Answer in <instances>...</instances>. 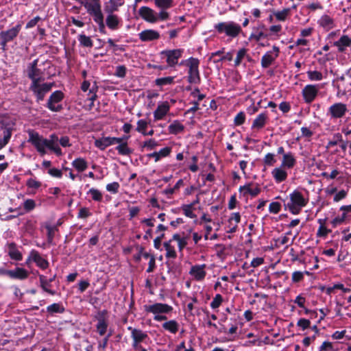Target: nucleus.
Masks as SVG:
<instances>
[{
  "instance_id": "obj_1",
  "label": "nucleus",
  "mask_w": 351,
  "mask_h": 351,
  "mask_svg": "<svg viewBox=\"0 0 351 351\" xmlns=\"http://www.w3.org/2000/svg\"><path fill=\"white\" fill-rule=\"evenodd\" d=\"M214 28L218 34H224L232 38L237 37L242 32L241 25L234 21L219 22L214 25Z\"/></svg>"
},
{
  "instance_id": "obj_2",
  "label": "nucleus",
  "mask_w": 351,
  "mask_h": 351,
  "mask_svg": "<svg viewBox=\"0 0 351 351\" xmlns=\"http://www.w3.org/2000/svg\"><path fill=\"white\" fill-rule=\"evenodd\" d=\"M21 27V23H19L14 27L0 32V46L3 51L8 49L7 44L13 41L18 36Z\"/></svg>"
},
{
  "instance_id": "obj_3",
  "label": "nucleus",
  "mask_w": 351,
  "mask_h": 351,
  "mask_svg": "<svg viewBox=\"0 0 351 351\" xmlns=\"http://www.w3.org/2000/svg\"><path fill=\"white\" fill-rule=\"evenodd\" d=\"M27 133L29 136L27 142L31 143L41 156L46 154L45 143L47 138H45L34 130H29Z\"/></svg>"
},
{
  "instance_id": "obj_4",
  "label": "nucleus",
  "mask_w": 351,
  "mask_h": 351,
  "mask_svg": "<svg viewBox=\"0 0 351 351\" xmlns=\"http://www.w3.org/2000/svg\"><path fill=\"white\" fill-rule=\"evenodd\" d=\"M199 64V60L196 58L187 67V82L191 84L199 85L201 83Z\"/></svg>"
},
{
  "instance_id": "obj_5",
  "label": "nucleus",
  "mask_w": 351,
  "mask_h": 351,
  "mask_svg": "<svg viewBox=\"0 0 351 351\" xmlns=\"http://www.w3.org/2000/svg\"><path fill=\"white\" fill-rule=\"evenodd\" d=\"M53 86V83H43L40 84L36 82L31 84L29 89L36 96V101L40 102L44 99L45 95L51 90Z\"/></svg>"
},
{
  "instance_id": "obj_6",
  "label": "nucleus",
  "mask_w": 351,
  "mask_h": 351,
  "mask_svg": "<svg viewBox=\"0 0 351 351\" xmlns=\"http://www.w3.org/2000/svg\"><path fill=\"white\" fill-rule=\"evenodd\" d=\"M83 6L86 10L87 13L93 17V20L104 16L100 0H86L84 1Z\"/></svg>"
},
{
  "instance_id": "obj_7",
  "label": "nucleus",
  "mask_w": 351,
  "mask_h": 351,
  "mask_svg": "<svg viewBox=\"0 0 351 351\" xmlns=\"http://www.w3.org/2000/svg\"><path fill=\"white\" fill-rule=\"evenodd\" d=\"M184 49H166L160 51V55L166 57L168 66L174 67L178 64V60L182 56Z\"/></svg>"
},
{
  "instance_id": "obj_8",
  "label": "nucleus",
  "mask_w": 351,
  "mask_h": 351,
  "mask_svg": "<svg viewBox=\"0 0 351 351\" xmlns=\"http://www.w3.org/2000/svg\"><path fill=\"white\" fill-rule=\"evenodd\" d=\"M108 311L106 310L99 311L95 317L97 320L95 325L96 331L100 336L106 335L108 328V321L107 319Z\"/></svg>"
},
{
  "instance_id": "obj_9",
  "label": "nucleus",
  "mask_w": 351,
  "mask_h": 351,
  "mask_svg": "<svg viewBox=\"0 0 351 351\" xmlns=\"http://www.w3.org/2000/svg\"><path fill=\"white\" fill-rule=\"evenodd\" d=\"M63 99L64 93L61 90H56L50 95L46 107L51 112H60L63 109L62 106L61 104L56 105V104L60 102Z\"/></svg>"
},
{
  "instance_id": "obj_10",
  "label": "nucleus",
  "mask_w": 351,
  "mask_h": 351,
  "mask_svg": "<svg viewBox=\"0 0 351 351\" xmlns=\"http://www.w3.org/2000/svg\"><path fill=\"white\" fill-rule=\"evenodd\" d=\"M143 308L145 312L153 313L154 315L167 314L173 311L171 306L163 303H154L152 305L145 304L143 306Z\"/></svg>"
},
{
  "instance_id": "obj_11",
  "label": "nucleus",
  "mask_w": 351,
  "mask_h": 351,
  "mask_svg": "<svg viewBox=\"0 0 351 351\" xmlns=\"http://www.w3.org/2000/svg\"><path fill=\"white\" fill-rule=\"evenodd\" d=\"M347 111L346 104L341 102L335 103L329 107L327 115L333 119H341L346 115Z\"/></svg>"
},
{
  "instance_id": "obj_12",
  "label": "nucleus",
  "mask_w": 351,
  "mask_h": 351,
  "mask_svg": "<svg viewBox=\"0 0 351 351\" xmlns=\"http://www.w3.org/2000/svg\"><path fill=\"white\" fill-rule=\"evenodd\" d=\"M15 123L10 119H3L0 121V130L2 131L3 138L4 143H8L12 135V131Z\"/></svg>"
},
{
  "instance_id": "obj_13",
  "label": "nucleus",
  "mask_w": 351,
  "mask_h": 351,
  "mask_svg": "<svg viewBox=\"0 0 351 351\" xmlns=\"http://www.w3.org/2000/svg\"><path fill=\"white\" fill-rule=\"evenodd\" d=\"M319 87L317 84H307L302 90L303 99L306 104H311L317 97Z\"/></svg>"
},
{
  "instance_id": "obj_14",
  "label": "nucleus",
  "mask_w": 351,
  "mask_h": 351,
  "mask_svg": "<svg viewBox=\"0 0 351 351\" xmlns=\"http://www.w3.org/2000/svg\"><path fill=\"white\" fill-rule=\"evenodd\" d=\"M267 29L266 25L263 23H260L257 26L252 27V32L249 36V40L260 41L262 38H268L269 34L265 33Z\"/></svg>"
},
{
  "instance_id": "obj_15",
  "label": "nucleus",
  "mask_w": 351,
  "mask_h": 351,
  "mask_svg": "<svg viewBox=\"0 0 351 351\" xmlns=\"http://www.w3.org/2000/svg\"><path fill=\"white\" fill-rule=\"evenodd\" d=\"M139 16L146 22L156 23L158 22L157 13L147 6H142L138 10Z\"/></svg>"
},
{
  "instance_id": "obj_16",
  "label": "nucleus",
  "mask_w": 351,
  "mask_h": 351,
  "mask_svg": "<svg viewBox=\"0 0 351 351\" xmlns=\"http://www.w3.org/2000/svg\"><path fill=\"white\" fill-rule=\"evenodd\" d=\"M128 329L131 330V337L133 339L132 346L134 349H137L139 346L138 344L148 338L147 334L141 330L132 328L131 326H129Z\"/></svg>"
},
{
  "instance_id": "obj_17",
  "label": "nucleus",
  "mask_w": 351,
  "mask_h": 351,
  "mask_svg": "<svg viewBox=\"0 0 351 351\" xmlns=\"http://www.w3.org/2000/svg\"><path fill=\"white\" fill-rule=\"evenodd\" d=\"M119 140L117 137L106 136L102 137L95 141V146L101 151H104L106 147L117 144Z\"/></svg>"
},
{
  "instance_id": "obj_18",
  "label": "nucleus",
  "mask_w": 351,
  "mask_h": 351,
  "mask_svg": "<svg viewBox=\"0 0 351 351\" xmlns=\"http://www.w3.org/2000/svg\"><path fill=\"white\" fill-rule=\"evenodd\" d=\"M160 37L158 31L154 29H145L138 34V38L142 42H150L159 39Z\"/></svg>"
},
{
  "instance_id": "obj_19",
  "label": "nucleus",
  "mask_w": 351,
  "mask_h": 351,
  "mask_svg": "<svg viewBox=\"0 0 351 351\" xmlns=\"http://www.w3.org/2000/svg\"><path fill=\"white\" fill-rule=\"evenodd\" d=\"M290 202L300 207H304L308 204V199H306L302 193L298 190H294L290 195Z\"/></svg>"
},
{
  "instance_id": "obj_20",
  "label": "nucleus",
  "mask_w": 351,
  "mask_h": 351,
  "mask_svg": "<svg viewBox=\"0 0 351 351\" xmlns=\"http://www.w3.org/2000/svg\"><path fill=\"white\" fill-rule=\"evenodd\" d=\"M170 109V106L167 101L162 102L159 104L154 112V120H162L164 119L165 115L168 113Z\"/></svg>"
},
{
  "instance_id": "obj_21",
  "label": "nucleus",
  "mask_w": 351,
  "mask_h": 351,
  "mask_svg": "<svg viewBox=\"0 0 351 351\" xmlns=\"http://www.w3.org/2000/svg\"><path fill=\"white\" fill-rule=\"evenodd\" d=\"M333 46L337 48L338 52H345L348 47H351L350 37L348 35H342L338 40L333 43Z\"/></svg>"
},
{
  "instance_id": "obj_22",
  "label": "nucleus",
  "mask_w": 351,
  "mask_h": 351,
  "mask_svg": "<svg viewBox=\"0 0 351 351\" xmlns=\"http://www.w3.org/2000/svg\"><path fill=\"white\" fill-rule=\"evenodd\" d=\"M30 258H32L36 265L42 269H46L49 267V262L41 257L38 251L32 250L30 252Z\"/></svg>"
},
{
  "instance_id": "obj_23",
  "label": "nucleus",
  "mask_w": 351,
  "mask_h": 351,
  "mask_svg": "<svg viewBox=\"0 0 351 351\" xmlns=\"http://www.w3.org/2000/svg\"><path fill=\"white\" fill-rule=\"evenodd\" d=\"M206 265H195L192 266L190 270V274L194 276L196 280L200 281L204 279L206 272L204 270Z\"/></svg>"
},
{
  "instance_id": "obj_24",
  "label": "nucleus",
  "mask_w": 351,
  "mask_h": 351,
  "mask_svg": "<svg viewBox=\"0 0 351 351\" xmlns=\"http://www.w3.org/2000/svg\"><path fill=\"white\" fill-rule=\"evenodd\" d=\"M121 19L116 14H108L106 19L107 27L112 30H117L121 27Z\"/></svg>"
},
{
  "instance_id": "obj_25",
  "label": "nucleus",
  "mask_w": 351,
  "mask_h": 351,
  "mask_svg": "<svg viewBox=\"0 0 351 351\" xmlns=\"http://www.w3.org/2000/svg\"><path fill=\"white\" fill-rule=\"evenodd\" d=\"M269 119L266 112L259 114L253 121L252 129L261 130L265 127Z\"/></svg>"
},
{
  "instance_id": "obj_26",
  "label": "nucleus",
  "mask_w": 351,
  "mask_h": 351,
  "mask_svg": "<svg viewBox=\"0 0 351 351\" xmlns=\"http://www.w3.org/2000/svg\"><path fill=\"white\" fill-rule=\"evenodd\" d=\"M252 184V183H248L244 186H241L239 191L240 192L243 191L244 196L250 194L252 197H256L261 192V189L258 184L255 188H251Z\"/></svg>"
},
{
  "instance_id": "obj_27",
  "label": "nucleus",
  "mask_w": 351,
  "mask_h": 351,
  "mask_svg": "<svg viewBox=\"0 0 351 351\" xmlns=\"http://www.w3.org/2000/svg\"><path fill=\"white\" fill-rule=\"evenodd\" d=\"M27 77L32 80V83H40L43 72L38 68H27Z\"/></svg>"
},
{
  "instance_id": "obj_28",
  "label": "nucleus",
  "mask_w": 351,
  "mask_h": 351,
  "mask_svg": "<svg viewBox=\"0 0 351 351\" xmlns=\"http://www.w3.org/2000/svg\"><path fill=\"white\" fill-rule=\"evenodd\" d=\"M28 271L22 267H16L14 270H10V278L13 279L25 280L28 278Z\"/></svg>"
},
{
  "instance_id": "obj_29",
  "label": "nucleus",
  "mask_w": 351,
  "mask_h": 351,
  "mask_svg": "<svg viewBox=\"0 0 351 351\" xmlns=\"http://www.w3.org/2000/svg\"><path fill=\"white\" fill-rule=\"evenodd\" d=\"M8 255L10 258L14 261H20L23 259V255L21 252L17 249L15 243H10L8 244Z\"/></svg>"
},
{
  "instance_id": "obj_30",
  "label": "nucleus",
  "mask_w": 351,
  "mask_h": 351,
  "mask_svg": "<svg viewBox=\"0 0 351 351\" xmlns=\"http://www.w3.org/2000/svg\"><path fill=\"white\" fill-rule=\"evenodd\" d=\"M318 24L327 31L332 29L335 26L333 19L327 14L321 16L318 21Z\"/></svg>"
},
{
  "instance_id": "obj_31",
  "label": "nucleus",
  "mask_w": 351,
  "mask_h": 351,
  "mask_svg": "<svg viewBox=\"0 0 351 351\" xmlns=\"http://www.w3.org/2000/svg\"><path fill=\"white\" fill-rule=\"evenodd\" d=\"M271 174L276 183H281L286 180L287 178V173L285 170L280 167H277L273 169Z\"/></svg>"
},
{
  "instance_id": "obj_32",
  "label": "nucleus",
  "mask_w": 351,
  "mask_h": 351,
  "mask_svg": "<svg viewBox=\"0 0 351 351\" xmlns=\"http://www.w3.org/2000/svg\"><path fill=\"white\" fill-rule=\"evenodd\" d=\"M184 130V125L178 120H174L169 126V133L173 135H177L183 132Z\"/></svg>"
},
{
  "instance_id": "obj_33",
  "label": "nucleus",
  "mask_w": 351,
  "mask_h": 351,
  "mask_svg": "<svg viewBox=\"0 0 351 351\" xmlns=\"http://www.w3.org/2000/svg\"><path fill=\"white\" fill-rule=\"evenodd\" d=\"M295 164L296 160L292 152H288L284 154L282 161V167L291 169L295 165Z\"/></svg>"
},
{
  "instance_id": "obj_34",
  "label": "nucleus",
  "mask_w": 351,
  "mask_h": 351,
  "mask_svg": "<svg viewBox=\"0 0 351 351\" xmlns=\"http://www.w3.org/2000/svg\"><path fill=\"white\" fill-rule=\"evenodd\" d=\"M123 5V3H117L116 0H109L105 3L104 11L108 14H112L118 11L119 8Z\"/></svg>"
},
{
  "instance_id": "obj_35",
  "label": "nucleus",
  "mask_w": 351,
  "mask_h": 351,
  "mask_svg": "<svg viewBox=\"0 0 351 351\" xmlns=\"http://www.w3.org/2000/svg\"><path fill=\"white\" fill-rule=\"evenodd\" d=\"M162 328L172 334H176L179 330V324L177 321L171 319L163 323Z\"/></svg>"
},
{
  "instance_id": "obj_36",
  "label": "nucleus",
  "mask_w": 351,
  "mask_h": 351,
  "mask_svg": "<svg viewBox=\"0 0 351 351\" xmlns=\"http://www.w3.org/2000/svg\"><path fill=\"white\" fill-rule=\"evenodd\" d=\"M47 312L50 315H53L55 313H64L65 312V308L61 302L53 303L47 307Z\"/></svg>"
},
{
  "instance_id": "obj_37",
  "label": "nucleus",
  "mask_w": 351,
  "mask_h": 351,
  "mask_svg": "<svg viewBox=\"0 0 351 351\" xmlns=\"http://www.w3.org/2000/svg\"><path fill=\"white\" fill-rule=\"evenodd\" d=\"M271 51L265 53L261 58V66L264 69L268 68L276 59L274 56H272Z\"/></svg>"
},
{
  "instance_id": "obj_38",
  "label": "nucleus",
  "mask_w": 351,
  "mask_h": 351,
  "mask_svg": "<svg viewBox=\"0 0 351 351\" xmlns=\"http://www.w3.org/2000/svg\"><path fill=\"white\" fill-rule=\"evenodd\" d=\"M72 166L79 172H82L87 169L88 163L84 158H77L72 162Z\"/></svg>"
},
{
  "instance_id": "obj_39",
  "label": "nucleus",
  "mask_w": 351,
  "mask_h": 351,
  "mask_svg": "<svg viewBox=\"0 0 351 351\" xmlns=\"http://www.w3.org/2000/svg\"><path fill=\"white\" fill-rule=\"evenodd\" d=\"M172 240L170 239L168 241H165L163 243L164 247L166 250L165 256L167 258H176L177 257V253L175 250V248L173 245H171Z\"/></svg>"
},
{
  "instance_id": "obj_40",
  "label": "nucleus",
  "mask_w": 351,
  "mask_h": 351,
  "mask_svg": "<svg viewBox=\"0 0 351 351\" xmlns=\"http://www.w3.org/2000/svg\"><path fill=\"white\" fill-rule=\"evenodd\" d=\"M117 143L119 145L115 147V149L118 152L119 155L130 156L132 153V149L128 147V142Z\"/></svg>"
},
{
  "instance_id": "obj_41",
  "label": "nucleus",
  "mask_w": 351,
  "mask_h": 351,
  "mask_svg": "<svg viewBox=\"0 0 351 351\" xmlns=\"http://www.w3.org/2000/svg\"><path fill=\"white\" fill-rule=\"evenodd\" d=\"M38 276H39L40 287L43 289V290L51 295H54L56 293V292L53 290L48 289V287L51 286V283L49 282V281L47 278V277L42 274H39Z\"/></svg>"
},
{
  "instance_id": "obj_42",
  "label": "nucleus",
  "mask_w": 351,
  "mask_h": 351,
  "mask_svg": "<svg viewBox=\"0 0 351 351\" xmlns=\"http://www.w3.org/2000/svg\"><path fill=\"white\" fill-rule=\"evenodd\" d=\"M188 238V236L181 237L180 234L176 233L173 235L171 240L178 241L179 251L182 252L187 245Z\"/></svg>"
},
{
  "instance_id": "obj_43",
  "label": "nucleus",
  "mask_w": 351,
  "mask_h": 351,
  "mask_svg": "<svg viewBox=\"0 0 351 351\" xmlns=\"http://www.w3.org/2000/svg\"><path fill=\"white\" fill-rule=\"evenodd\" d=\"M78 41L84 47H89L91 48L93 46V42L91 40L90 36H88L84 34H81L78 36Z\"/></svg>"
},
{
  "instance_id": "obj_44",
  "label": "nucleus",
  "mask_w": 351,
  "mask_h": 351,
  "mask_svg": "<svg viewBox=\"0 0 351 351\" xmlns=\"http://www.w3.org/2000/svg\"><path fill=\"white\" fill-rule=\"evenodd\" d=\"M154 3L161 10H167L173 6V0H154Z\"/></svg>"
},
{
  "instance_id": "obj_45",
  "label": "nucleus",
  "mask_w": 351,
  "mask_h": 351,
  "mask_svg": "<svg viewBox=\"0 0 351 351\" xmlns=\"http://www.w3.org/2000/svg\"><path fill=\"white\" fill-rule=\"evenodd\" d=\"M175 77L168 76L165 77L157 78L155 80V84L158 86H163L165 85H171L174 83Z\"/></svg>"
},
{
  "instance_id": "obj_46",
  "label": "nucleus",
  "mask_w": 351,
  "mask_h": 351,
  "mask_svg": "<svg viewBox=\"0 0 351 351\" xmlns=\"http://www.w3.org/2000/svg\"><path fill=\"white\" fill-rule=\"evenodd\" d=\"M291 8H285L281 11L274 12V16L279 21H285L290 14Z\"/></svg>"
},
{
  "instance_id": "obj_47",
  "label": "nucleus",
  "mask_w": 351,
  "mask_h": 351,
  "mask_svg": "<svg viewBox=\"0 0 351 351\" xmlns=\"http://www.w3.org/2000/svg\"><path fill=\"white\" fill-rule=\"evenodd\" d=\"M45 148H48L51 151L53 152L57 156H60L62 154V149L58 143L48 141V139H47L45 143Z\"/></svg>"
},
{
  "instance_id": "obj_48",
  "label": "nucleus",
  "mask_w": 351,
  "mask_h": 351,
  "mask_svg": "<svg viewBox=\"0 0 351 351\" xmlns=\"http://www.w3.org/2000/svg\"><path fill=\"white\" fill-rule=\"evenodd\" d=\"M87 194H90L91 195L92 199L95 202H101L103 199V195L101 192L95 188H91L87 193Z\"/></svg>"
},
{
  "instance_id": "obj_49",
  "label": "nucleus",
  "mask_w": 351,
  "mask_h": 351,
  "mask_svg": "<svg viewBox=\"0 0 351 351\" xmlns=\"http://www.w3.org/2000/svg\"><path fill=\"white\" fill-rule=\"evenodd\" d=\"M45 228L47 230V242L51 244L54 239L55 232L58 230V228L56 226H51L50 225H47Z\"/></svg>"
},
{
  "instance_id": "obj_50",
  "label": "nucleus",
  "mask_w": 351,
  "mask_h": 351,
  "mask_svg": "<svg viewBox=\"0 0 351 351\" xmlns=\"http://www.w3.org/2000/svg\"><path fill=\"white\" fill-rule=\"evenodd\" d=\"M36 206V202L32 199H27L24 201L23 207L25 213L32 211Z\"/></svg>"
},
{
  "instance_id": "obj_51",
  "label": "nucleus",
  "mask_w": 351,
  "mask_h": 351,
  "mask_svg": "<svg viewBox=\"0 0 351 351\" xmlns=\"http://www.w3.org/2000/svg\"><path fill=\"white\" fill-rule=\"evenodd\" d=\"M307 75L311 81H319L323 79L322 73L317 71H308Z\"/></svg>"
},
{
  "instance_id": "obj_52",
  "label": "nucleus",
  "mask_w": 351,
  "mask_h": 351,
  "mask_svg": "<svg viewBox=\"0 0 351 351\" xmlns=\"http://www.w3.org/2000/svg\"><path fill=\"white\" fill-rule=\"evenodd\" d=\"M346 219H347V215L346 213H343L341 216H337V217H335L331 221V225H332V228H335L337 226H338L339 225L345 222V221L346 220Z\"/></svg>"
},
{
  "instance_id": "obj_53",
  "label": "nucleus",
  "mask_w": 351,
  "mask_h": 351,
  "mask_svg": "<svg viewBox=\"0 0 351 351\" xmlns=\"http://www.w3.org/2000/svg\"><path fill=\"white\" fill-rule=\"evenodd\" d=\"M148 124L149 123L145 119H140L137 121L136 130L142 134H145V131Z\"/></svg>"
},
{
  "instance_id": "obj_54",
  "label": "nucleus",
  "mask_w": 351,
  "mask_h": 351,
  "mask_svg": "<svg viewBox=\"0 0 351 351\" xmlns=\"http://www.w3.org/2000/svg\"><path fill=\"white\" fill-rule=\"evenodd\" d=\"M182 210L184 212V214L186 217L193 219L196 217V215L193 213L191 205L189 204H183L181 207Z\"/></svg>"
},
{
  "instance_id": "obj_55",
  "label": "nucleus",
  "mask_w": 351,
  "mask_h": 351,
  "mask_svg": "<svg viewBox=\"0 0 351 351\" xmlns=\"http://www.w3.org/2000/svg\"><path fill=\"white\" fill-rule=\"evenodd\" d=\"M343 141V137L341 134L336 133L333 135L332 139L329 141L326 146L327 148L337 145L339 143Z\"/></svg>"
},
{
  "instance_id": "obj_56",
  "label": "nucleus",
  "mask_w": 351,
  "mask_h": 351,
  "mask_svg": "<svg viewBox=\"0 0 351 351\" xmlns=\"http://www.w3.org/2000/svg\"><path fill=\"white\" fill-rule=\"evenodd\" d=\"M246 53H247V49L245 48H242L238 51L237 57L234 60V66H238L241 64L242 60L246 55Z\"/></svg>"
},
{
  "instance_id": "obj_57",
  "label": "nucleus",
  "mask_w": 351,
  "mask_h": 351,
  "mask_svg": "<svg viewBox=\"0 0 351 351\" xmlns=\"http://www.w3.org/2000/svg\"><path fill=\"white\" fill-rule=\"evenodd\" d=\"M158 145V143L155 139L150 138L143 143V144L141 145V148H147L149 150H152L156 147Z\"/></svg>"
},
{
  "instance_id": "obj_58",
  "label": "nucleus",
  "mask_w": 351,
  "mask_h": 351,
  "mask_svg": "<svg viewBox=\"0 0 351 351\" xmlns=\"http://www.w3.org/2000/svg\"><path fill=\"white\" fill-rule=\"evenodd\" d=\"M223 297L221 294L218 293L215 295L213 301L210 302V307L213 309L219 308L223 302Z\"/></svg>"
},
{
  "instance_id": "obj_59",
  "label": "nucleus",
  "mask_w": 351,
  "mask_h": 351,
  "mask_svg": "<svg viewBox=\"0 0 351 351\" xmlns=\"http://www.w3.org/2000/svg\"><path fill=\"white\" fill-rule=\"evenodd\" d=\"M245 121V114L244 112H239L237 114L234 119V123L235 125H241Z\"/></svg>"
},
{
  "instance_id": "obj_60",
  "label": "nucleus",
  "mask_w": 351,
  "mask_h": 351,
  "mask_svg": "<svg viewBox=\"0 0 351 351\" xmlns=\"http://www.w3.org/2000/svg\"><path fill=\"white\" fill-rule=\"evenodd\" d=\"M332 342L325 341L319 348V351H337Z\"/></svg>"
},
{
  "instance_id": "obj_61",
  "label": "nucleus",
  "mask_w": 351,
  "mask_h": 351,
  "mask_svg": "<svg viewBox=\"0 0 351 351\" xmlns=\"http://www.w3.org/2000/svg\"><path fill=\"white\" fill-rule=\"evenodd\" d=\"M106 190L113 194H116L119 192V189L120 188V184L117 182H113L112 183H109L106 186Z\"/></svg>"
},
{
  "instance_id": "obj_62",
  "label": "nucleus",
  "mask_w": 351,
  "mask_h": 351,
  "mask_svg": "<svg viewBox=\"0 0 351 351\" xmlns=\"http://www.w3.org/2000/svg\"><path fill=\"white\" fill-rule=\"evenodd\" d=\"M126 72L127 68L125 67V66L119 65L116 67L114 75L118 77L123 78L126 75Z\"/></svg>"
},
{
  "instance_id": "obj_63",
  "label": "nucleus",
  "mask_w": 351,
  "mask_h": 351,
  "mask_svg": "<svg viewBox=\"0 0 351 351\" xmlns=\"http://www.w3.org/2000/svg\"><path fill=\"white\" fill-rule=\"evenodd\" d=\"M276 162V160L274 158V154L271 153L267 154L263 159V162L266 166H272Z\"/></svg>"
},
{
  "instance_id": "obj_64",
  "label": "nucleus",
  "mask_w": 351,
  "mask_h": 351,
  "mask_svg": "<svg viewBox=\"0 0 351 351\" xmlns=\"http://www.w3.org/2000/svg\"><path fill=\"white\" fill-rule=\"evenodd\" d=\"M281 210V204L278 202H272L269 206V211L270 213L277 214Z\"/></svg>"
}]
</instances>
